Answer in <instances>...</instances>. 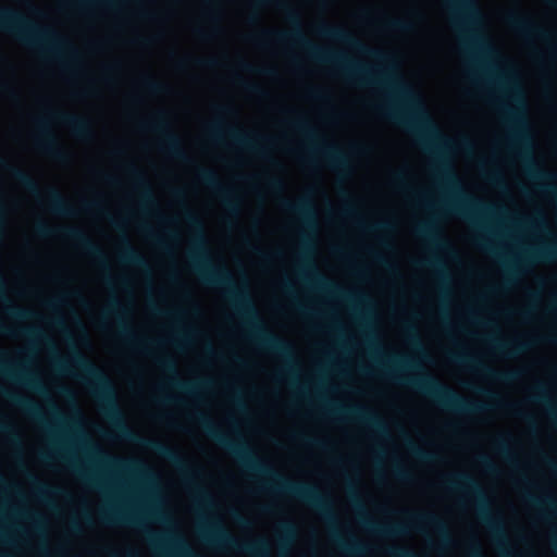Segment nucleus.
<instances>
[{
    "mask_svg": "<svg viewBox=\"0 0 557 557\" xmlns=\"http://www.w3.org/2000/svg\"><path fill=\"white\" fill-rule=\"evenodd\" d=\"M185 219L190 227L196 231L193 242L194 249L190 252V262L194 271L203 283L225 288L227 297L238 314L244 318L246 325L251 331L252 338L260 347L290 362L293 359L292 346L263 326L248 294L234 285L228 270L224 267L212 264L206 247L203 228L200 221L190 211H186Z\"/></svg>",
    "mask_w": 557,
    "mask_h": 557,
    "instance_id": "obj_1",
    "label": "nucleus"
},
{
    "mask_svg": "<svg viewBox=\"0 0 557 557\" xmlns=\"http://www.w3.org/2000/svg\"><path fill=\"white\" fill-rule=\"evenodd\" d=\"M195 419L206 433L220 446L227 449L247 471L270 478L272 483L269 488L271 491L293 496L317 509L327 522L335 521L332 504L315 486L284 478L259 460L244 442L234 441L221 432L207 416L198 413Z\"/></svg>",
    "mask_w": 557,
    "mask_h": 557,
    "instance_id": "obj_2",
    "label": "nucleus"
},
{
    "mask_svg": "<svg viewBox=\"0 0 557 557\" xmlns=\"http://www.w3.org/2000/svg\"><path fill=\"white\" fill-rule=\"evenodd\" d=\"M71 367L78 370L82 377L87 381L95 396L98 398L103 413L122 437L136 441L145 448L168 460L180 469L186 479L189 480L195 475V471L175 449L157 440L140 438L127 428L117 405L113 385L98 367L78 351L73 352Z\"/></svg>",
    "mask_w": 557,
    "mask_h": 557,
    "instance_id": "obj_3",
    "label": "nucleus"
},
{
    "mask_svg": "<svg viewBox=\"0 0 557 557\" xmlns=\"http://www.w3.org/2000/svg\"><path fill=\"white\" fill-rule=\"evenodd\" d=\"M389 70L391 67H387L381 73L383 82L395 91L403 106L394 102L377 103L373 107L375 112L414 133L425 146L446 145V138L440 133L418 98L403 82L395 78Z\"/></svg>",
    "mask_w": 557,
    "mask_h": 557,
    "instance_id": "obj_4",
    "label": "nucleus"
},
{
    "mask_svg": "<svg viewBox=\"0 0 557 557\" xmlns=\"http://www.w3.org/2000/svg\"><path fill=\"white\" fill-rule=\"evenodd\" d=\"M257 2H273L286 14L288 22L294 26L290 32H265L263 33L264 38H271L276 42L293 41L300 46L314 61L332 64L344 77L360 86L380 83L377 79H374L368 67L346 58L342 53L323 49L308 40L301 32L299 14L285 0H257Z\"/></svg>",
    "mask_w": 557,
    "mask_h": 557,
    "instance_id": "obj_5",
    "label": "nucleus"
},
{
    "mask_svg": "<svg viewBox=\"0 0 557 557\" xmlns=\"http://www.w3.org/2000/svg\"><path fill=\"white\" fill-rule=\"evenodd\" d=\"M413 369H417L414 363L398 356L389 359L388 364L381 367L385 375L392 376L403 384L412 386L447 410L458 413H476L485 409L483 405L466 399L430 374L424 373L419 376L398 375V373L403 371Z\"/></svg>",
    "mask_w": 557,
    "mask_h": 557,
    "instance_id": "obj_6",
    "label": "nucleus"
},
{
    "mask_svg": "<svg viewBox=\"0 0 557 557\" xmlns=\"http://www.w3.org/2000/svg\"><path fill=\"white\" fill-rule=\"evenodd\" d=\"M0 29L42 53L52 57L63 53L72 62L78 59L77 50L54 30L39 27L13 9L0 7Z\"/></svg>",
    "mask_w": 557,
    "mask_h": 557,
    "instance_id": "obj_7",
    "label": "nucleus"
},
{
    "mask_svg": "<svg viewBox=\"0 0 557 557\" xmlns=\"http://www.w3.org/2000/svg\"><path fill=\"white\" fill-rule=\"evenodd\" d=\"M351 503L356 510L360 515L362 524L370 531L384 535V536H398L407 532L408 529L420 530L422 525L434 528L441 535L443 544H449L451 542L447 525L442 519L433 513H414L410 516V522L408 524H379L366 517V511L359 495L351 492Z\"/></svg>",
    "mask_w": 557,
    "mask_h": 557,
    "instance_id": "obj_8",
    "label": "nucleus"
},
{
    "mask_svg": "<svg viewBox=\"0 0 557 557\" xmlns=\"http://www.w3.org/2000/svg\"><path fill=\"white\" fill-rule=\"evenodd\" d=\"M445 486L449 490H463L471 494L476 500L480 517L488 527L495 540L499 545H505L506 537L503 523L499 519L492 517L490 503L479 483L467 473H457L445 481Z\"/></svg>",
    "mask_w": 557,
    "mask_h": 557,
    "instance_id": "obj_9",
    "label": "nucleus"
},
{
    "mask_svg": "<svg viewBox=\"0 0 557 557\" xmlns=\"http://www.w3.org/2000/svg\"><path fill=\"white\" fill-rule=\"evenodd\" d=\"M440 173L442 177L447 182V184L457 188L455 198L451 201L446 202L442 206L444 211L462 216L469 221H472L473 223L476 220L478 213L494 212V207L485 205L479 201L478 199H474L461 193L458 188L455 175L446 165H441Z\"/></svg>",
    "mask_w": 557,
    "mask_h": 557,
    "instance_id": "obj_10",
    "label": "nucleus"
},
{
    "mask_svg": "<svg viewBox=\"0 0 557 557\" xmlns=\"http://www.w3.org/2000/svg\"><path fill=\"white\" fill-rule=\"evenodd\" d=\"M202 539L220 547H228L238 552L251 554L256 557H268L269 546L264 540L242 543L236 540L221 524H214L202 532Z\"/></svg>",
    "mask_w": 557,
    "mask_h": 557,
    "instance_id": "obj_11",
    "label": "nucleus"
},
{
    "mask_svg": "<svg viewBox=\"0 0 557 557\" xmlns=\"http://www.w3.org/2000/svg\"><path fill=\"white\" fill-rule=\"evenodd\" d=\"M35 230L40 237H50L58 234L74 242L87 255L95 258L101 265L107 268V261L102 250L82 230L76 227H65L57 231L42 221L36 224Z\"/></svg>",
    "mask_w": 557,
    "mask_h": 557,
    "instance_id": "obj_12",
    "label": "nucleus"
},
{
    "mask_svg": "<svg viewBox=\"0 0 557 557\" xmlns=\"http://www.w3.org/2000/svg\"><path fill=\"white\" fill-rule=\"evenodd\" d=\"M502 83L506 85L509 97L512 102V107H503L502 110L505 113L507 120L512 123V125L516 127V136L521 141H524L525 144L529 143V137L524 134V129L527 127V120L524 116L525 113V100H524V94L518 83L516 81H512L511 78H503Z\"/></svg>",
    "mask_w": 557,
    "mask_h": 557,
    "instance_id": "obj_13",
    "label": "nucleus"
},
{
    "mask_svg": "<svg viewBox=\"0 0 557 557\" xmlns=\"http://www.w3.org/2000/svg\"><path fill=\"white\" fill-rule=\"evenodd\" d=\"M141 126L159 133L161 136L162 149L172 157L184 162L189 160L182 148L180 138L171 131L166 112H158L150 121L144 122Z\"/></svg>",
    "mask_w": 557,
    "mask_h": 557,
    "instance_id": "obj_14",
    "label": "nucleus"
},
{
    "mask_svg": "<svg viewBox=\"0 0 557 557\" xmlns=\"http://www.w3.org/2000/svg\"><path fill=\"white\" fill-rule=\"evenodd\" d=\"M197 176L199 181L210 187L211 189L215 190L218 195L221 197L223 206L225 207L226 211L231 216H237L239 214L240 210V200L235 195V193L221 185L216 174L209 169L199 168L197 170Z\"/></svg>",
    "mask_w": 557,
    "mask_h": 557,
    "instance_id": "obj_15",
    "label": "nucleus"
},
{
    "mask_svg": "<svg viewBox=\"0 0 557 557\" xmlns=\"http://www.w3.org/2000/svg\"><path fill=\"white\" fill-rule=\"evenodd\" d=\"M318 33L323 37L345 42V44L349 45L350 47H352L354 49H356L362 53H366L370 57H373L380 61H384V62L391 61L389 55H387L386 53H383L379 50L368 48L361 41L356 39L350 33H348L347 30H345L342 27L322 24L318 27Z\"/></svg>",
    "mask_w": 557,
    "mask_h": 557,
    "instance_id": "obj_16",
    "label": "nucleus"
},
{
    "mask_svg": "<svg viewBox=\"0 0 557 557\" xmlns=\"http://www.w3.org/2000/svg\"><path fill=\"white\" fill-rule=\"evenodd\" d=\"M330 414H348L352 419L364 423L367 426L372 429L374 432L381 435L387 434V429L383 420L372 410H369L361 406H352L348 408L332 406L329 410Z\"/></svg>",
    "mask_w": 557,
    "mask_h": 557,
    "instance_id": "obj_17",
    "label": "nucleus"
},
{
    "mask_svg": "<svg viewBox=\"0 0 557 557\" xmlns=\"http://www.w3.org/2000/svg\"><path fill=\"white\" fill-rule=\"evenodd\" d=\"M37 126L39 134L36 138V146L38 149L55 160L63 161L66 154L49 129L47 121L42 119L37 120Z\"/></svg>",
    "mask_w": 557,
    "mask_h": 557,
    "instance_id": "obj_18",
    "label": "nucleus"
},
{
    "mask_svg": "<svg viewBox=\"0 0 557 557\" xmlns=\"http://www.w3.org/2000/svg\"><path fill=\"white\" fill-rule=\"evenodd\" d=\"M450 358L457 363L468 364L469 367L481 371L485 376L502 382H512L517 380L521 374L519 371L496 372L490 367L479 362L475 358L466 354L454 352L450 355Z\"/></svg>",
    "mask_w": 557,
    "mask_h": 557,
    "instance_id": "obj_19",
    "label": "nucleus"
},
{
    "mask_svg": "<svg viewBox=\"0 0 557 557\" xmlns=\"http://www.w3.org/2000/svg\"><path fill=\"white\" fill-rule=\"evenodd\" d=\"M91 454L106 467L113 468L124 472L144 473L146 472L145 466L136 459H125L104 454L102 450L92 447Z\"/></svg>",
    "mask_w": 557,
    "mask_h": 557,
    "instance_id": "obj_20",
    "label": "nucleus"
},
{
    "mask_svg": "<svg viewBox=\"0 0 557 557\" xmlns=\"http://www.w3.org/2000/svg\"><path fill=\"white\" fill-rule=\"evenodd\" d=\"M455 12L456 25L474 26L481 21V13L473 0H448Z\"/></svg>",
    "mask_w": 557,
    "mask_h": 557,
    "instance_id": "obj_21",
    "label": "nucleus"
},
{
    "mask_svg": "<svg viewBox=\"0 0 557 557\" xmlns=\"http://www.w3.org/2000/svg\"><path fill=\"white\" fill-rule=\"evenodd\" d=\"M506 22L510 28L522 36H536L544 40H548L550 38V34L547 30L516 12L509 13L506 17Z\"/></svg>",
    "mask_w": 557,
    "mask_h": 557,
    "instance_id": "obj_22",
    "label": "nucleus"
},
{
    "mask_svg": "<svg viewBox=\"0 0 557 557\" xmlns=\"http://www.w3.org/2000/svg\"><path fill=\"white\" fill-rule=\"evenodd\" d=\"M51 116L67 126L79 138H89L92 135L90 122L85 117L65 112H53Z\"/></svg>",
    "mask_w": 557,
    "mask_h": 557,
    "instance_id": "obj_23",
    "label": "nucleus"
},
{
    "mask_svg": "<svg viewBox=\"0 0 557 557\" xmlns=\"http://www.w3.org/2000/svg\"><path fill=\"white\" fill-rule=\"evenodd\" d=\"M286 211L297 214L308 228L315 227V211L309 198H300L295 202L284 200Z\"/></svg>",
    "mask_w": 557,
    "mask_h": 557,
    "instance_id": "obj_24",
    "label": "nucleus"
},
{
    "mask_svg": "<svg viewBox=\"0 0 557 557\" xmlns=\"http://www.w3.org/2000/svg\"><path fill=\"white\" fill-rule=\"evenodd\" d=\"M123 310L120 305V302L116 299H113L110 301V305L108 309L103 312L104 315L108 314H114L116 319L119 320L120 324V334L123 336L127 342L136 345L137 347L145 348L149 343L144 339H138L134 333L128 329L124 323L121 321V314Z\"/></svg>",
    "mask_w": 557,
    "mask_h": 557,
    "instance_id": "obj_25",
    "label": "nucleus"
},
{
    "mask_svg": "<svg viewBox=\"0 0 557 557\" xmlns=\"http://www.w3.org/2000/svg\"><path fill=\"white\" fill-rule=\"evenodd\" d=\"M319 150L321 156L331 168L342 172L349 170V161L347 156L344 154L336 146L323 145Z\"/></svg>",
    "mask_w": 557,
    "mask_h": 557,
    "instance_id": "obj_26",
    "label": "nucleus"
},
{
    "mask_svg": "<svg viewBox=\"0 0 557 557\" xmlns=\"http://www.w3.org/2000/svg\"><path fill=\"white\" fill-rule=\"evenodd\" d=\"M0 369L3 371L5 375H8L11 379L23 382L25 385L39 393L46 392L41 381L32 373L24 372L22 370H15L3 362H0Z\"/></svg>",
    "mask_w": 557,
    "mask_h": 557,
    "instance_id": "obj_27",
    "label": "nucleus"
},
{
    "mask_svg": "<svg viewBox=\"0 0 557 557\" xmlns=\"http://www.w3.org/2000/svg\"><path fill=\"white\" fill-rule=\"evenodd\" d=\"M47 201L51 212L65 216H73L76 214L74 208L69 205L62 194L55 188L47 190Z\"/></svg>",
    "mask_w": 557,
    "mask_h": 557,
    "instance_id": "obj_28",
    "label": "nucleus"
},
{
    "mask_svg": "<svg viewBox=\"0 0 557 557\" xmlns=\"http://www.w3.org/2000/svg\"><path fill=\"white\" fill-rule=\"evenodd\" d=\"M417 234L424 238L431 246L441 249H448L447 242L442 237L433 222H424L417 226Z\"/></svg>",
    "mask_w": 557,
    "mask_h": 557,
    "instance_id": "obj_29",
    "label": "nucleus"
},
{
    "mask_svg": "<svg viewBox=\"0 0 557 557\" xmlns=\"http://www.w3.org/2000/svg\"><path fill=\"white\" fill-rule=\"evenodd\" d=\"M307 270L310 271V275L312 277V280L314 281L315 285L318 288L320 289H323V290H327V292H331V293H334V294H337V295H341L342 297H344L345 299L347 300H354L352 296L348 293H345L343 289H341L337 285H335L334 283H332L331 281H329L326 277H324L323 275H321L317 270L315 268H313L311 265V263H307L304 265V268L301 269V271L304 273L307 272Z\"/></svg>",
    "mask_w": 557,
    "mask_h": 557,
    "instance_id": "obj_30",
    "label": "nucleus"
},
{
    "mask_svg": "<svg viewBox=\"0 0 557 557\" xmlns=\"http://www.w3.org/2000/svg\"><path fill=\"white\" fill-rule=\"evenodd\" d=\"M101 519L108 524H139V520L133 513L122 511L113 506L106 508L101 512Z\"/></svg>",
    "mask_w": 557,
    "mask_h": 557,
    "instance_id": "obj_31",
    "label": "nucleus"
},
{
    "mask_svg": "<svg viewBox=\"0 0 557 557\" xmlns=\"http://www.w3.org/2000/svg\"><path fill=\"white\" fill-rule=\"evenodd\" d=\"M122 244L123 246L120 252V260L123 263L131 264L140 268L145 271H148L149 267L146 259L134 249V247L131 245L129 240L126 237H123Z\"/></svg>",
    "mask_w": 557,
    "mask_h": 557,
    "instance_id": "obj_32",
    "label": "nucleus"
},
{
    "mask_svg": "<svg viewBox=\"0 0 557 557\" xmlns=\"http://www.w3.org/2000/svg\"><path fill=\"white\" fill-rule=\"evenodd\" d=\"M493 346L497 351L503 352L509 358H512L525 351L530 347V344L521 341H512L507 343L493 341Z\"/></svg>",
    "mask_w": 557,
    "mask_h": 557,
    "instance_id": "obj_33",
    "label": "nucleus"
},
{
    "mask_svg": "<svg viewBox=\"0 0 557 557\" xmlns=\"http://www.w3.org/2000/svg\"><path fill=\"white\" fill-rule=\"evenodd\" d=\"M129 173L132 174L136 187L138 188L141 199L144 202L147 203H154V198L152 195V191L150 189V186L148 185L144 174L137 170L136 168L132 166L129 168Z\"/></svg>",
    "mask_w": 557,
    "mask_h": 557,
    "instance_id": "obj_34",
    "label": "nucleus"
},
{
    "mask_svg": "<svg viewBox=\"0 0 557 557\" xmlns=\"http://www.w3.org/2000/svg\"><path fill=\"white\" fill-rule=\"evenodd\" d=\"M226 135L237 145L243 146L247 149L253 150L256 152L262 153L263 150L258 146L252 138L248 137L246 134L242 133L237 128H227Z\"/></svg>",
    "mask_w": 557,
    "mask_h": 557,
    "instance_id": "obj_35",
    "label": "nucleus"
},
{
    "mask_svg": "<svg viewBox=\"0 0 557 557\" xmlns=\"http://www.w3.org/2000/svg\"><path fill=\"white\" fill-rule=\"evenodd\" d=\"M5 397L15 406L24 410L34 418H39L38 407L29 399L16 394L4 393Z\"/></svg>",
    "mask_w": 557,
    "mask_h": 557,
    "instance_id": "obj_36",
    "label": "nucleus"
},
{
    "mask_svg": "<svg viewBox=\"0 0 557 557\" xmlns=\"http://www.w3.org/2000/svg\"><path fill=\"white\" fill-rule=\"evenodd\" d=\"M335 540L342 552L347 555L361 556L367 550V547L355 539H351L350 541H344L336 536Z\"/></svg>",
    "mask_w": 557,
    "mask_h": 557,
    "instance_id": "obj_37",
    "label": "nucleus"
},
{
    "mask_svg": "<svg viewBox=\"0 0 557 557\" xmlns=\"http://www.w3.org/2000/svg\"><path fill=\"white\" fill-rule=\"evenodd\" d=\"M0 332L3 333V334H10V335H23V336H26V337H28L30 339H44L48 344H51L49 338L44 336V334L38 329H34V327L20 329L16 332H13V331L4 327L0 323Z\"/></svg>",
    "mask_w": 557,
    "mask_h": 557,
    "instance_id": "obj_38",
    "label": "nucleus"
},
{
    "mask_svg": "<svg viewBox=\"0 0 557 557\" xmlns=\"http://www.w3.org/2000/svg\"><path fill=\"white\" fill-rule=\"evenodd\" d=\"M557 258V249L545 247L529 252L527 261H546Z\"/></svg>",
    "mask_w": 557,
    "mask_h": 557,
    "instance_id": "obj_39",
    "label": "nucleus"
},
{
    "mask_svg": "<svg viewBox=\"0 0 557 557\" xmlns=\"http://www.w3.org/2000/svg\"><path fill=\"white\" fill-rule=\"evenodd\" d=\"M141 85L151 95H161L169 90L166 85L156 81L151 76H145L141 79Z\"/></svg>",
    "mask_w": 557,
    "mask_h": 557,
    "instance_id": "obj_40",
    "label": "nucleus"
},
{
    "mask_svg": "<svg viewBox=\"0 0 557 557\" xmlns=\"http://www.w3.org/2000/svg\"><path fill=\"white\" fill-rule=\"evenodd\" d=\"M290 126L295 128L297 132L305 135L310 140L317 139V134L314 129L309 125L307 120L305 119H296L290 121Z\"/></svg>",
    "mask_w": 557,
    "mask_h": 557,
    "instance_id": "obj_41",
    "label": "nucleus"
},
{
    "mask_svg": "<svg viewBox=\"0 0 557 557\" xmlns=\"http://www.w3.org/2000/svg\"><path fill=\"white\" fill-rule=\"evenodd\" d=\"M408 448H409L410 453L417 459H419L421 461H433L436 458L435 454L422 449L421 447L417 446L411 441H408Z\"/></svg>",
    "mask_w": 557,
    "mask_h": 557,
    "instance_id": "obj_42",
    "label": "nucleus"
},
{
    "mask_svg": "<svg viewBox=\"0 0 557 557\" xmlns=\"http://www.w3.org/2000/svg\"><path fill=\"white\" fill-rule=\"evenodd\" d=\"M386 26L391 30L400 33H408L413 29V24L411 22L399 18L387 21Z\"/></svg>",
    "mask_w": 557,
    "mask_h": 557,
    "instance_id": "obj_43",
    "label": "nucleus"
},
{
    "mask_svg": "<svg viewBox=\"0 0 557 557\" xmlns=\"http://www.w3.org/2000/svg\"><path fill=\"white\" fill-rule=\"evenodd\" d=\"M0 432L5 433L12 443H14L15 445H20L21 440L16 429L11 423H8L3 419H0Z\"/></svg>",
    "mask_w": 557,
    "mask_h": 557,
    "instance_id": "obj_44",
    "label": "nucleus"
},
{
    "mask_svg": "<svg viewBox=\"0 0 557 557\" xmlns=\"http://www.w3.org/2000/svg\"><path fill=\"white\" fill-rule=\"evenodd\" d=\"M7 312L14 319L24 320L34 317L30 310L16 307L12 304L8 305Z\"/></svg>",
    "mask_w": 557,
    "mask_h": 557,
    "instance_id": "obj_45",
    "label": "nucleus"
},
{
    "mask_svg": "<svg viewBox=\"0 0 557 557\" xmlns=\"http://www.w3.org/2000/svg\"><path fill=\"white\" fill-rule=\"evenodd\" d=\"M170 384L176 388H178L180 391L184 392L185 394H188V395H194L196 394V391H197V385L196 384H193V383H188V382H183L178 379H173Z\"/></svg>",
    "mask_w": 557,
    "mask_h": 557,
    "instance_id": "obj_46",
    "label": "nucleus"
},
{
    "mask_svg": "<svg viewBox=\"0 0 557 557\" xmlns=\"http://www.w3.org/2000/svg\"><path fill=\"white\" fill-rule=\"evenodd\" d=\"M469 42L480 49L485 54H491L493 52L490 45H487L481 37L476 36L475 34L471 33L469 35Z\"/></svg>",
    "mask_w": 557,
    "mask_h": 557,
    "instance_id": "obj_47",
    "label": "nucleus"
},
{
    "mask_svg": "<svg viewBox=\"0 0 557 557\" xmlns=\"http://www.w3.org/2000/svg\"><path fill=\"white\" fill-rule=\"evenodd\" d=\"M534 393L530 397V400L533 403H542L546 404L548 401V397L546 394V388L543 384H539L533 388Z\"/></svg>",
    "mask_w": 557,
    "mask_h": 557,
    "instance_id": "obj_48",
    "label": "nucleus"
},
{
    "mask_svg": "<svg viewBox=\"0 0 557 557\" xmlns=\"http://www.w3.org/2000/svg\"><path fill=\"white\" fill-rule=\"evenodd\" d=\"M30 481L37 492V494L40 496V497H45L46 495L48 494H51V493H57L58 491L57 490H52L50 488L48 485L41 483L40 481H38L35 476L30 475Z\"/></svg>",
    "mask_w": 557,
    "mask_h": 557,
    "instance_id": "obj_49",
    "label": "nucleus"
},
{
    "mask_svg": "<svg viewBox=\"0 0 557 557\" xmlns=\"http://www.w3.org/2000/svg\"><path fill=\"white\" fill-rule=\"evenodd\" d=\"M157 363L160 368H162L164 371L176 374V364L173 359L164 357V358H158Z\"/></svg>",
    "mask_w": 557,
    "mask_h": 557,
    "instance_id": "obj_50",
    "label": "nucleus"
},
{
    "mask_svg": "<svg viewBox=\"0 0 557 557\" xmlns=\"http://www.w3.org/2000/svg\"><path fill=\"white\" fill-rule=\"evenodd\" d=\"M419 264L423 265V267H432L436 270V272L438 273V275H441V277H443V278L445 277L443 264L437 259H425V260H422Z\"/></svg>",
    "mask_w": 557,
    "mask_h": 557,
    "instance_id": "obj_51",
    "label": "nucleus"
},
{
    "mask_svg": "<svg viewBox=\"0 0 557 557\" xmlns=\"http://www.w3.org/2000/svg\"><path fill=\"white\" fill-rule=\"evenodd\" d=\"M295 436L298 440H300L301 442H304V443H306L308 445L315 446V447H319V448H322V449H326L327 448L325 442L310 438V437L306 436L302 433L296 434Z\"/></svg>",
    "mask_w": 557,
    "mask_h": 557,
    "instance_id": "obj_52",
    "label": "nucleus"
},
{
    "mask_svg": "<svg viewBox=\"0 0 557 557\" xmlns=\"http://www.w3.org/2000/svg\"><path fill=\"white\" fill-rule=\"evenodd\" d=\"M496 449L504 456L509 458L510 449L508 445V437H499L495 441Z\"/></svg>",
    "mask_w": 557,
    "mask_h": 557,
    "instance_id": "obj_53",
    "label": "nucleus"
},
{
    "mask_svg": "<svg viewBox=\"0 0 557 557\" xmlns=\"http://www.w3.org/2000/svg\"><path fill=\"white\" fill-rule=\"evenodd\" d=\"M240 66L244 71L249 73H261L264 75H271L273 73L271 69H257L247 62H242Z\"/></svg>",
    "mask_w": 557,
    "mask_h": 557,
    "instance_id": "obj_54",
    "label": "nucleus"
},
{
    "mask_svg": "<svg viewBox=\"0 0 557 557\" xmlns=\"http://www.w3.org/2000/svg\"><path fill=\"white\" fill-rule=\"evenodd\" d=\"M389 554L392 557H419L413 552L403 547L392 548L389 550Z\"/></svg>",
    "mask_w": 557,
    "mask_h": 557,
    "instance_id": "obj_55",
    "label": "nucleus"
},
{
    "mask_svg": "<svg viewBox=\"0 0 557 557\" xmlns=\"http://www.w3.org/2000/svg\"><path fill=\"white\" fill-rule=\"evenodd\" d=\"M243 86L248 92H250L255 96H258V97L267 96V92L264 91V89L261 88L259 85L245 83Z\"/></svg>",
    "mask_w": 557,
    "mask_h": 557,
    "instance_id": "obj_56",
    "label": "nucleus"
},
{
    "mask_svg": "<svg viewBox=\"0 0 557 557\" xmlns=\"http://www.w3.org/2000/svg\"><path fill=\"white\" fill-rule=\"evenodd\" d=\"M529 172H530V175L532 177L536 178V180H544V178H550L552 177L550 174L534 168L533 164H531L529 166Z\"/></svg>",
    "mask_w": 557,
    "mask_h": 557,
    "instance_id": "obj_57",
    "label": "nucleus"
},
{
    "mask_svg": "<svg viewBox=\"0 0 557 557\" xmlns=\"http://www.w3.org/2000/svg\"><path fill=\"white\" fill-rule=\"evenodd\" d=\"M479 462L481 463V466L490 473H494L496 472V467L494 466V463L491 461L490 458H487L486 456H481L479 458Z\"/></svg>",
    "mask_w": 557,
    "mask_h": 557,
    "instance_id": "obj_58",
    "label": "nucleus"
},
{
    "mask_svg": "<svg viewBox=\"0 0 557 557\" xmlns=\"http://www.w3.org/2000/svg\"><path fill=\"white\" fill-rule=\"evenodd\" d=\"M528 500L535 506L547 505L549 507H554V502L550 498L541 499L532 495H529Z\"/></svg>",
    "mask_w": 557,
    "mask_h": 557,
    "instance_id": "obj_59",
    "label": "nucleus"
},
{
    "mask_svg": "<svg viewBox=\"0 0 557 557\" xmlns=\"http://www.w3.org/2000/svg\"><path fill=\"white\" fill-rule=\"evenodd\" d=\"M395 475L401 481L410 480V473L406 469H404L403 467H399V466L395 467Z\"/></svg>",
    "mask_w": 557,
    "mask_h": 557,
    "instance_id": "obj_60",
    "label": "nucleus"
},
{
    "mask_svg": "<svg viewBox=\"0 0 557 557\" xmlns=\"http://www.w3.org/2000/svg\"><path fill=\"white\" fill-rule=\"evenodd\" d=\"M196 494H197V498H198L199 503L205 504V505L211 504V498L205 491L197 488Z\"/></svg>",
    "mask_w": 557,
    "mask_h": 557,
    "instance_id": "obj_61",
    "label": "nucleus"
},
{
    "mask_svg": "<svg viewBox=\"0 0 557 557\" xmlns=\"http://www.w3.org/2000/svg\"><path fill=\"white\" fill-rule=\"evenodd\" d=\"M283 539L290 540L294 535V528L290 523L282 524Z\"/></svg>",
    "mask_w": 557,
    "mask_h": 557,
    "instance_id": "obj_62",
    "label": "nucleus"
},
{
    "mask_svg": "<svg viewBox=\"0 0 557 557\" xmlns=\"http://www.w3.org/2000/svg\"><path fill=\"white\" fill-rule=\"evenodd\" d=\"M393 181L399 187L406 186V178H405V174L403 172H395L393 174Z\"/></svg>",
    "mask_w": 557,
    "mask_h": 557,
    "instance_id": "obj_63",
    "label": "nucleus"
},
{
    "mask_svg": "<svg viewBox=\"0 0 557 557\" xmlns=\"http://www.w3.org/2000/svg\"><path fill=\"white\" fill-rule=\"evenodd\" d=\"M540 188L541 190H543L544 193L553 196V197H557V189L554 185L552 184H541L540 185Z\"/></svg>",
    "mask_w": 557,
    "mask_h": 557,
    "instance_id": "obj_64",
    "label": "nucleus"
}]
</instances>
